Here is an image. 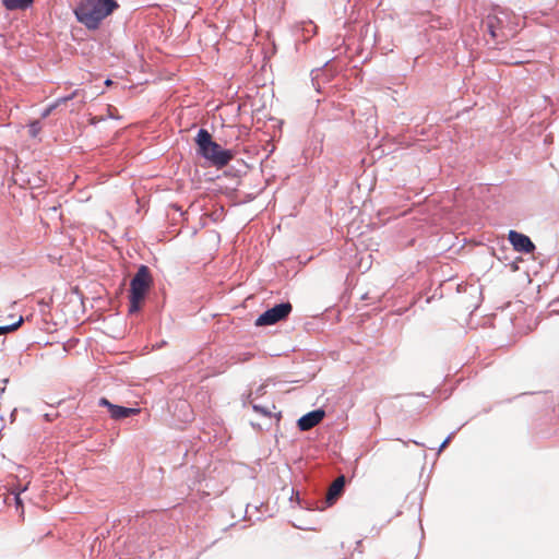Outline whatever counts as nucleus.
I'll return each instance as SVG.
<instances>
[{"label":"nucleus","mask_w":559,"mask_h":559,"mask_svg":"<svg viewBox=\"0 0 559 559\" xmlns=\"http://www.w3.org/2000/svg\"><path fill=\"white\" fill-rule=\"evenodd\" d=\"M22 322H23V319L21 318L20 320H17V322H15L13 324L1 325L0 326V335H5L9 332L16 331L21 326Z\"/></svg>","instance_id":"obj_12"},{"label":"nucleus","mask_w":559,"mask_h":559,"mask_svg":"<svg viewBox=\"0 0 559 559\" xmlns=\"http://www.w3.org/2000/svg\"><path fill=\"white\" fill-rule=\"evenodd\" d=\"M508 240H510L516 252L531 253L534 250L532 240L525 234H519L515 230H510V234H508Z\"/></svg>","instance_id":"obj_7"},{"label":"nucleus","mask_w":559,"mask_h":559,"mask_svg":"<svg viewBox=\"0 0 559 559\" xmlns=\"http://www.w3.org/2000/svg\"><path fill=\"white\" fill-rule=\"evenodd\" d=\"M111 84H112V81H111V80H109V79H108V80H106V81H105V85L109 86V85H111Z\"/></svg>","instance_id":"obj_18"},{"label":"nucleus","mask_w":559,"mask_h":559,"mask_svg":"<svg viewBox=\"0 0 559 559\" xmlns=\"http://www.w3.org/2000/svg\"><path fill=\"white\" fill-rule=\"evenodd\" d=\"M117 8L118 3L115 0H81L79 7L74 10V14L76 21L86 28L97 29L100 23L112 14Z\"/></svg>","instance_id":"obj_1"},{"label":"nucleus","mask_w":559,"mask_h":559,"mask_svg":"<svg viewBox=\"0 0 559 559\" xmlns=\"http://www.w3.org/2000/svg\"><path fill=\"white\" fill-rule=\"evenodd\" d=\"M108 412L114 420H121L122 418H129L130 416L139 414V408L117 405L109 408Z\"/></svg>","instance_id":"obj_10"},{"label":"nucleus","mask_w":559,"mask_h":559,"mask_svg":"<svg viewBox=\"0 0 559 559\" xmlns=\"http://www.w3.org/2000/svg\"><path fill=\"white\" fill-rule=\"evenodd\" d=\"M99 405H100V406H104V407H106V408H108V409H109L110 407H112V406H117V404H114V403L109 402V401H108V399H106V397H102V399H99Z\"/></svg>","instance_id":"obj_15"},{"label":"nucleus","mask_w":559,"mask_h":559,"mask_svg":"<svg viewBox=\"0 0 559 559\" xmlns=\"http://www.w3.org/2000/svg\"><path fill=\"white\" fill-rule=\"evenodd\" d=\"M40 123L38 120H35L29 123V134L31 136H36L39 133Z\"/></svg>","instance_id":"obj_14"},{"label":"nucleus","mask_w":559,"mask_h":559,"mask_svg":"<svg viewBox=\"0 0 559 559\" xmlns=\"http://www.w3.org/2000/svg\"><path fill=\"white\" fill-rule=\"evenodd\" d=\"M197 146L201 158L210 162L213 167L223 168L234 158L233 151L224 150L213 142L212 135L205 129H200L195 136Z\"/></svg>","instance_id":"obj_2"},{"label":"nucleus","mask_w":559,"mask_h":559,"mask_svg":"<svg viewBox=\"0 0 559 559\" xmlns=\"http://www.w3.org/2000/svg\"><path fill=\"white\" fill-rule=\"evenodd\" d=\"M491 38H500L502 41L515 35V24L510 11L500 7L491 8Z\"/></svg>","instance_id":"obj_4"},{"label":"nucleus","mask_w":559,"mask_h":559,"mask_svg":"<svg viewBox=\"0 0 559 559\" xmlns=\"http://www.w3.org/2000/svg\"><path fill=\"white\" fill-rule=\"evenodd\" d=\"M72 99H79L80 106H84V104H85L84 90H74V92H72L66 96L56 98L55 103L47 106L45 111H43L41 118H47L52 112V110H55L57 107H59L63 104H67L68 102L72 100Z\"/></svg>","instance_id":"obj_6"},{"label":"nucleus","mask_w":559,"mask_h":559,"mask_svg":"<svg viewBox=\"0 0 559 559\" xmlns=\"http://www.w3.org/2000/svg\"><path fill=\"white\" fill-rule=\"evenodd\" d=\"M292 312V304L281 302L269 309H266L262 314H260L254 322L257 326H271L274 325L282 320L286 319L288 314Z\"/></svg>","instance_id":"obj_5"},{"label":"nucleus","mask_w":559,"mask_h":559,"mask_svg":"<svg viewBox=\"0 0 559 559\" xmlns=\"http://www.w3.org/2000/svg\"><path fill=\"white\" fill-rule=\"evenodd\" d=\"M325 412L321 408L312 411L298 419V428L300 431H308L317 426L324 418Z\"/></svg>","instance_id":"obj_8"},{"label":"nucleus","mask_w":559,"mask_h":559,"mask_svg":"<svg viewBox=\"0 0 559 559\" xmlns=\"http://www.w3.org/2000/svg\"><path fill=\"white\" fill-rule=\"evenodd\" d=\"M34 0H3V5L9 11L25 10L32 5Z\"/></svg>","instance_id":"obj_11"},{"label":"nucleus","mask_w":559,"mask_h":559,"mask_svg":"<svg viewBox=\"0 0 559 559\" xmlns=\"http://www.w3.org/2000/svg\"><path fill=\"white\" fill-rule=\"evenodd\" d=\"M345 488V476L341 475L336 479L333 480L332 484H330L329 490H328V503L332 504L335 500H337L338 497H341L343 489Z\"/></svg>","instance_id":"obj_9"},{"label":"nucleus","mask_w":559,"mask_h":559,"mask_svg":"<svg viewBox=\"0 0 559 559\" xmlns=\"http://www.w3.org/2000/svg\"><path fill=\"white\" fill-rule=\"evenodd\" d=\"M152 283L150 269L146 265L139 266L132 281H130L129 294V313H135L140 310V305L146 296Z\"/></svg>","instance_id":"obj_3"},{"label":"nucleus","mask_w":559,"mask_h":559,"mask_svg":"<svg viewBox=\"0 0 559 559\" xmlns=\"http://www.w3.org/2000/svg\"><path fill=\"white\" fill-rule=\"evenodd\" d=\"M251 408H253L254 412H257L265 417H271V412L264 406H261L259 404H253V405H251Z\"/></svg>","instance_id":"obj_13"},{"label":"nucleus","mask_w":559,"mask_h":559,"mask_svg":"<svg viewBox=\"0 0 559 559\" xmlns=\"http://www.w3.org/2000/svg\"><path fill=\"white\" fill-rule=\"evenodd\" d=\"M453 436H454V432L450 433V435L448 436V438H445V439H444V441H443V442H441V444H440V447H439V453H440L441 451H443V450L445 449V447H447V445H449V442H450V440L453 438Z\"/></svg>","instance_id":"obj_16"},{"label":"nucleus","mask_w":559,"mask_h":559,"mask_svg":"<svg viewBox=\"0 0 559 559\" xmlns=\"http://www.w3.org/2000/svg\"><path fill=\"white\" fill-rule=\"evenodd\" d=\"M13 500H15L17 507L22 504L21 496H19V493L13 496Z\"/></svg>","instance_id":"obj_17"}]
</instances>
